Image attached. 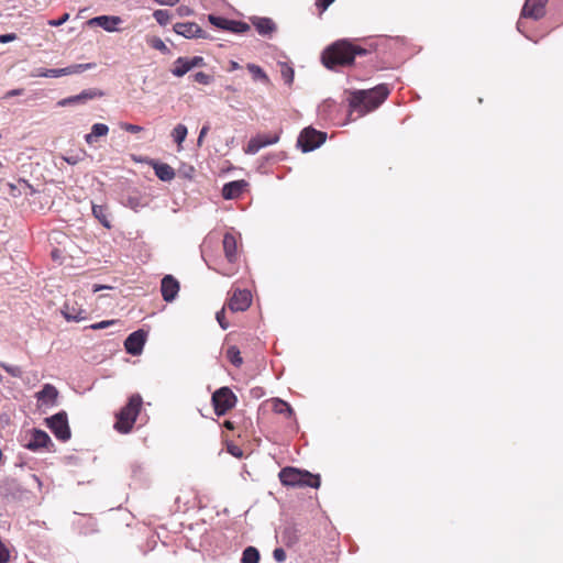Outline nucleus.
Instances as JSON below:
<instances>
[{"label": "nucleus", "instance_id": "obj_34", "mask_svg": "<svg viewBox=\"0 0 563 563\" xmlns=\"http://www.w3.org/2000/svg\"><path fill=\"white\" fill-rule=\"evenodd\" d=\"M208 19H209V22H210L213 26H216V27H218V29H221V30H225V31H228V25H229V22H230V20H229V19H225V18H223V16L213 15V14H210V15L208 16Z\"/></svg>", "mask_w": 563, "mask_h": 563}, {"label": "nucleus", "instance_id": "obj_24", "mask_svg": "<svg viewBox=\"0 0 563 563\" xmlns=\"http://www.w3.org/2000/svg\"><path fill=\"white\" fill-rule=\"evenodd\" d=\"M152 166L161 180L170 181L175 178V170L168 164L154 162Z\"/></svg>", "mask_w": 563, "mask_h": 563}, {"label": "nucleus", "instance_id": "obj_14", "mask_svg": "<svg viewBox=\"0 0 563 563\" xmlns=\"http://www.w3.org/2000/svg\"><path fill=\"white\" fill-rule=\"evenodd\" d=\"M180 286L178 280L172 275H165L161 282V292L165 301L172 302L176 299Z\"/></svg>", "mask_w": 563, "mask_h": 563}, {"label": "nucleus", "instance_id": "obj_18", "mask_svg": "<svg viewBox=\"0 0 563 563\" xmlns=\"http://www.w3.org/2000/svg\"><path fill=\"white\" fill-rule=\"evenodd\" d=\"M250 21L262 36L271 37L277 30L276 23L271 18L252 16Z\"/></svg>", "mask_w": 563, "mask_h": 563}, {"label": "nucleus", "instance_id": "obj_23", "mask_svg": "<svg viewBox=\"0 0 563 563\" xmlns=\"http://www.w3.org/2000/svg\"><path fill=\"white\" fill-rule=\"evenodd\" d=\"M122 203H123V206L137 212L141 209L145 208L148 205V201H147L146 197L137 195V194H133V195H128L123 199Z\"/></svg>", "mask_w": 563, "mask_h": 563}, {"label": "nucleus", "instance_id": "obj_8", "mask_svg": "<svg viewBox=\"0 0 563 563\" xmlns=\"http://www.w3.org/2000/svg\"><path fill=\"white\" fill-rule=\"evenodd\" d=\"M90 68H92V64H75L64 68H41L37 70L35 76L45 78H57L62 76L79 74Z\"/></svg>", "mask_w": 563, "mask_h": 563}, {"label": "nucleus", "instance_id": "obj_11", "mask_svg": "<svg viewBox=\"0 0 563 563\" xmlns=\"http://www.w3.org/2000/svg\"><path fill=\"white\" fill-rule=\"evenodd\" d=\"M278 141H279L278 134H274V135L258 134L249 141L247 146L245 148V153L254 155L261 148L266 147L268 145L276 144Z\"/></svg>", "mask_w": 563, "mask_h": 563}, {"label": "nucleus", "instance_id": "obj_28", "mask_svg": "<svg viewBox=\"0 0 563 563\" xmlns=\"http://www.w3.org/2000/svg\"><path fill=\"white\" fill-rule=\"evenodd\" d=\"M260 552L254 547H247L242 553L241 563H258Z\"/></svg>", "mask_w": 563, "mask_h": 563}, {"label": "nucleus", "instance_id": "obj_15", "mask_svg": "<svg viewBox=\"0 0 563 563\" xmlns=\"http://www.w3.org/2000/svg\"><path fill=\"white\" fill-rule=\"evenodd\" d=\"M48 445H53L49 435L40 429H33L30 439L24 444L26 449L30 451H37L43 448H47Z\"/></svg>", "mask_w": 563, "mask_h": 563}, {"label": "nucleus", "instance_id": "obj_39", "mask_svg": "<svg viewBox=\"0 0 563 563\" xmlns=\"http://www.w3.org/2000/svg\"><path fill=\"white\" fill-rule=\"evenodd\" d=\"M120 128L130 133H139L143 130V128L141 125L126 123V122L120 123Z\"/></svg>", "mask_w": 563, "mask_h": 563}, {"label": "nucleus", "instance_id": "obj_48", "mask_svg": "<svg viewBox=\"0 0 563 563\" xmlns=\"http://www.w3.org/2000/svg\"><path fill=\"white\" fill-rule=\"evenodd\" d=\"M15 38H16V34H14V33L2 34V35H0V43L5 44V43L14 41Z\"/></svg>", "mask_w": 563, "mask_h": 563}, {"label": "nucleus", "instance_id": "obj_51", "mask_svg": "<svg viewBox=\"0 0 563 563\" xmlns=\"http://www.w3.org/2000/svg\"><path fill=\"white\" fill-rule=\"evenodd\" d=\"M156 3L161 4V5H174L176 4L179 0H154Z\"/></svg>", "mask_w": 563, "mask_h": 563}, {"label": "nucleus", "instance_id": "obj_13", "mask_svg": "<svg viewBox=\"0 0 563 563\" xmlns=\"http://www.w3.org/2000/svg\"><path fill=\"white\" fill-rule=\"evenodd\" d=\"M548 0H526L521 11V18L539 20L545 14Z\"/></svg>", "mask_w": 563, "mask_h": 563}, {"label": "nucleus", "instance_id": "obj_16", "mask_svg": "<svg viewBox=\"0 0 563 563\" xmlns=\"http://www.w3.org/2000/svg\"><path fill=\"white\" fill-rule=\"evenodd\" d=\"M174 31L186 38H205V31L195 22H180L174 25Z\"/></svg>", "mask_w": 563, "mask_h": 563}, {"label": "nucleus", "instance_id": "obj_17", "mask_svg": "<svg viewBox=\"0 0 563 563\" xmlns=\"http://www.w3.org/2000/svg\"><path fill=\"white\" fill-rule=\"evenodd\" d=\"M62 314L67 321L79 322L87 319V311L76 301L67 300L62 309Z\"/></svg>", "mask_w": 563, "mask_h": 563}, {"label": "nucleus", "instance_id": "obj_43", "mask_svg": "<svg viewBox=\"0 0 563 563\" xmlns=\"http://www.w3.org/2000/svg\"><path fill=\"white\" fill-rule=\"evenodd\" d=\"M273 558L275 559V561H277L278 563H282L286 560V552L284 551V549L282 548H276L274 551H273Z\"/></svg>", "mask_w": 563, "mask_h": 563}, {"label": "nucleus", "instance_id": "obj_33", "mask_svg": "<svg viewBox=\"0 0 563 563\" xmlns=\"http://www.w3.org/2000/svg\"><path fill=\"white\" fill-rule=\"evenodd\" d=\"M227 356L229 361L236 367L241 366L243 363V360L240 356V350L236 346H230L227 351Z\"/></svg>", "mask_w": 563, "mask_h": 563}, {"label": "nucleus", "instance_id": "obj_1", "mask_svg": "<svg viewBox=\"0 0 563 563\" xmlns=\"http://www.w3.org/2000/svg\"><path fill=\"white\" fill-rule=\"evenodd\" d=\"M389 95L387 85L380 84L367 90L352 91L349 98L350 117L356 113V118L363 117L378 108Z\"/></svg>", "mask_w": 563, "mask_h": 563}, {"label": "nucleus", "instance_id": "obj_57", "mask_svg": "<svg viewBox=\"0 0 563 563\" xmlns=\"http://www.w3.org/2000/svg\"><path fill=\"white\" fill-rule=\"evenodd\" d=\"M521 26H522V22H521V21H519V22L517 23V29H518V31H519V32H522Z\"/></svg>", "mask_w": 563, "mask_h": 563}, {"label": "nucleus", "instance_id": "obj_21", "mask_svg": "<svg viewBox=\"0 0 563 563\" xmlns=\"http://www.w3.org/2000/svg\"><path fill=\"white\" fill-rule=\"evenodd\" d=\"M246 186L247 183L245 180H233L227 183L222 188V197L227 200L235 199L241 196Z\"/></svg>", "mask_w": 563, "mask_h": 563}, {"label": "nucleus", "instance_id": "obj_27", "mask_svg": "<svg viewBox=\"0 0 563 563\" xmlns=\"http://www.w3.org/2000/svg\"><path fill=\"white\" fill-rule=\"evenodd\" d=\"M92 214L95 216L96 219L99 220V222L104 227V228H110L111 224H110V221H109V218H108V209L107 207L102 206V205H92Z\"/></svg>", "mask_w": 563, "mask_h": 563}, {"label": "nucleus", "instance_id": "obj_3", "mask_svg": "<svg viewBox=\"0 0 563 563\" xmlns=\"http://www.w3.org/2000/svg\"><path fill=\"white\" fill-rule=\"evenodd\" d=\"M279 479L283 485L291 487H312L320 486V476L313 475L308 471H300L295 467H285L279 472Z\"/></svg>", "mask_w": 563, "mask_h": 563}, {"label": "nucleus", "instance_id": "obj_55", "mask_svg": "<svg viewBox=\"0 0 563 563\" xmlns=\"http://www.w3.org/2000/svg\"><path fill=\"white\" fill-rule=\"evenodd\" d=\"M104 288H108V287L107 286H102V285H93L92 286V291L97 292V291H99L101 289H104Z\"/></svg>", "mask_w": 563, "mask_h": 563}, {"label": "nucleus", "instance_id": "obj_35", "mask_svg": "<svg viewBox=\"0 0 563 563\" xmlns=\"http://www.w3.org/2000/svg\"><path fill=\"white\" fill-rule=\"evenodd\" d=\"M147 43L154 49H157L164 54L169 53V48L166 46V44L163 42V40L157 36H153V37L148 38Z\"/></svg>", "mask_w": 563, "mask_h": 563}, {"label": "nucleus", "instance_id": "obj_20", "mask_svg": "<svg viewBox=\"0 0 563 563\" xmlns=\"http://www.w3.org/2000/svg\"><path fill=\"white\" fill-rule=\"evenodd\" d=\"M35 397L42 405L54 406L58 397V390L52 384H45L43 388L36 393Z\"/></svg>", "mask_w": 563, "mask_h": 563}, {"label": "nucleus", "instance_id": "obj_52", "mask_svg": "<svg viewBox=\"0 0 563 563\" xmlns=\"http://www.w3.org/2000/svg\"><path fill=\"white\" fill-rule=\"evenodd\" d=\"M64 159L68 164H70V165H75V164H77L79 162V157L78 156H73V155L71 156H66Z\"/></svg>", "mask_w": 563, "mask_h": 563}, {"label": "nucleus", "instance_id": "obj_30", "mask_svg": "<svg viewBox=\"0 0 563 563\" xmlns=\"http://www.w3.org/2000/svg\"><path fill=\"white\" fill-rule=\"evenodd\" d=\"M187 134V126L180 123L177 124L172 132V136L178 145H181V143L186 140Z\"/></svg>", "mask_w": 563, "mask_h": 563}, {"label": "nucleus", "instance_id": "obj_40", "mask_svg": "<svg viewBox=\"0 0 563 563\" xmlns=\"http://www.w3.org/2000/svg\"><path fill=\"white\" fill-rule=\"evenodd\" d=\"M216 319L217 321L219 322L220 327L223 329V330H227L229 328V323L225 321V311H224V308L219 310L217 313H216Z\"/></svg>", "mask_w": 563, "mask_h": 563}, {"label": "nucleus", "instance_id": "obj_31", "mask_svg": "<svg viewBox=\"0 0 563 563\" xmlns=\"http://www.w3.org/2000/svg\"><path fill=\"white\" fill-rule=\"evenodd\" d=\"M247 69L252 74L254 80L268 82V77L265 71L255 64H247Z\"/></svg>", "mask_w": 563, "mask_h": 563}, {"label": "nucleus", "instance_id": "obj_54", "mask_svg": "<svg viewBox=\"0 0 563 563\" xmlns=\"http://www.w3.org/2000/svg\"><path fill=\"white\" fill-rule=\"evenodd\" d=\"M178 12L180 15L189 14V9L180 7V8H178Z\"/></svg>", "mask_w": 563, "mask_h": 563}, {"label": "nucleus", "instance_id": "obj_44", "mask_svg": "<svg viewBox=\"0 0 563 563\" xmlns=\"http://www.w3.org/2000/svg\"><path fill=\"white\" fill-rule=\"evenodd\" d=\"M188 60L191 66V69L195 67H201L205 65V59L201 56H194L191 58H188Z\"/></svg>", "mask_w": 563, "mask_h": 563}, {"label": "nucleus", "instance_id": "obj_19", "mask_svg": "<svg viewBox=\"0 0 563 563\" xmlns=\"http://www.w3.org/2000/svg\"><path fill=\"white\" fill-rule=\"evenodd\" d=\"M121 23V18L114 15H99L88 21L89 25H97L107 32L117 31V25Z\"/></svg>", "mask_w": 563, "mask_h": 563}, {"label": "nucleus", "instance_id": "obj_2", "mask_svg": "<svg viewBox=\"0 0 563 563\" xmlns=\"http://www.w3.org/2000/svg\"><path fill=\"white\" fill-rule=\"evenodd\" d=\"M366 53L367 49L343 38L327 47L322 53L321 60L328 69H334L336 66L351 65L356 55H365Z\"/></svg>", "mask_w": 563, "mask_h": 563}, {"label": "nucleus", "instance_id": "obj_4", "mask_svg": "<svg viewBox=\"0 0 563 563\" xmlns=\"http://www.w3.org/2000/svg\"><path fill=\"white\" fill-rule=\"evenodd\" d=\"M142 406V397L133 395L130 397L128 404L118 412L117 422L114 428L120 433H128L131 431L135 419Z\"/></svg>", "mask_w": 563, "mask_h": 563}, {"label": "nucleus", "instance_id": "obj_56", "mask_svg": "<svg viewBox=\"0 0 563 563\" xmlns=\"http://www.w3.org/2000/svg\"><path fill=\"white\" fill-rule=\"evenodd\" d=\"M240 66L236 62H231V70L238 69Z\"/></svg>", "mask_w": 563, "mask_h": 563}, {"label": "nucleus", "instance_id": "obj_6", "mask_svg": "<svg viewBox=\"0 0 563 563\" xmlns=\"http://www.w3.org/2000/svg\"><path fill=\"white\" fill-rule=\"evenodd\" d=\"M211 400L214 413L221 417L235 406L236 396L229 387H221L213 393Z\"/></svg>", "mask_w": 563, "mask_h": 563}, {"label": "nucleus", "instance_id": "obj_53", "mask_svg": "<svg viewBox=\"0 0 563 563\" xmlns=\"http://www.w3.org/2000/svg\"><path fill=\"white\" fill-rule=\"evenodd\" d=\"M229 451L234 456H238V457L242 456V451L236 446L230 449Z\"/></svg>", "mask_w": 563, "mask_h": 563}, {"label": "nucleus", "instance_id": "obj_49", "mask_svg": "<svg viewBox=\"0 0 563 563\" xmlns=\"http://www.w3.org/2000/svg\"><path fill=\"white\" fill-rule=\"evenodd\" d=\"M279 404H280V406H282V407H280V408H278V409H277V411H279V412H282V413H283V412H287V413H289V415H291V413H292V408H291L287 402L279 401Z\"/></svg>", "mask_w": 563, "mask_h": 563}, {"label": "nucleus", "instance_id": "obj_41", "mask_svg": "<svg viewBox=\"0 0 563 563\" xmlns=\"http://www.w3.org/2000/svg\"><path fill=\"white\" fill-rule=\"evenodd\" d=\"M2 367L5 369L7 373H9L13 377H20L22 374V371L19 366L3 364Z\"/></svg>", "mask_w": 563, "mask_h": 563}, {"label": "nucleus", "instance_id": "obj_50", "mask_svg": "<svg viewBox=\"0 0 563 563\" xmlns=\"http://www.w3.org/2000/svg\"><path fill=\"white\" fill-rule=\"evenodd\" d=\"M22 93L23 89H12L4 95V98L8 99L14 96H21Z\"/></svg>", "mask_w": 563, "mask_h": 563}, {"label": "nucleus", "instance_id": "obj_47", "mask_svg": "<svg viewBox=\"0 0 563 563\" xmlns=\"http://www.w3.org/2000/svg\"><path fill=\"white\" fill-rule=\"evenodd\" d=\"M335 0H316V5L321 9V11H325Z\"/></svg>", "mask_w": 563, "mask_h": 563}, {"label": "nucleus", "instance_id": "obj_26", "mask_svg": "<svg viewBox=\"0 0 563 563\" xmlns=\"http://www.w3.org/2000/svg\"><path fill=\"white\" fill-rule=\"evenodd\" d=\"M190 70H191V66L189 64L188 57H178L174 63V68L172 69V74L175 77H183Z\"/></svg>", "mask_w": 563, "mask_h": 563}, {"label": "nucleus", "instance_id": "obj_45", "mask_svg": "<svg viewBox=\"0 0 563 563\" xmlns=\"http://www.w3.org/2000/svg\"><path fill=\"white\" fill-rule=\"evenodd\" d=\"M68 19H69V14L64 13L59 19L48 21V24L51 26H59V25H63Z\"/></svg>", "mask_w": 563, "mask_h": 563}, {"label": "nucleus", "instance_id": "obj_37", "mask_svg": "<svg viewBox=\"0 0 563 563\" xmlns=\"http://www.w3.org/2000/svg\"><path fill=\"white\" fill-rule=\"evenodd\" d=\"M282 78L286 85H291L294 81V69L287 65L282 66Z\"/></svg>", "mask_w": 563, "mask_h": 563}, {"label": "nucleus", "instance_id": "obj_9", "mask_svg": "<svg viewBox=\"0 0 563 563\" xmlns=\"http://www.w3.org/2000/svg\"><path fill=\"white\" fill-rule=\"evenodd\" d=\"M103 95H104L103 91L96 89V88L86 89L76 96H70V97L60 99L57 102V106L58 107H68V106H75V104H84L87 101L92 100L95 98H100Z\"/></svg>", "mask_w": 563, "mask_h": 563}, {"label": "nucleus", "instance_id": "obj_12", "mask_svg": "<svg viewBox=\"0 0 563 563\" xmlns=\"http://www.w3.org/2000/svg\"><path fill=\"white\" fill-rule=\"evenodd\" d=\"M252 302V296L249 290H234L229 300V308L233 312L245 311Z\"/></svg>", "mask_w": 563, "mask_h": 563}, {"label": "nucleus", "instance_id": "obj_7", "mask_svg": "<svg viewBox=\"0 0 563 563\" xmlns=\"http://www.w3.org/2000/svg\"><path fill=\"white\" fill-rule=\"evenodd\" d=\"M45 422L58 440L66 442L70 439L71 432L68 424L67 413L65 411L57 412L46 418Z\"/></svg>", "mask_w": 563, "mask_h": 563}, {"label": "nucleus", "instance_id": "obj_42", "mask_svg": "<svg viewBox=\"0 0 563 563\" xmlns=\"http://www.w3.org/2000/svg\"><path fill=\"white\" fill-rule=\"evenodd\" d=\"M115 323V320H106V321H100V322H97V323H93L90 325V329L92 330H101V329H106L112 324Z\"/></svg>", "mask_w": 563, "mask_h": 563}, {"label": "nucleus", "instance_id": "obj_10", "mask_svg": "<svg viewBox=\"0 0 563 563\" xmlns=\"http://www.w3.org/2000/svg\"><path fill=\"white\" fill-rule=\"evenodd\" d=\"M146 342V332L143 330H136L129 334L124 341L125 351L131 355H140L143 351Z\"/></svg>", "mask_w": 563, "mask_h": 563}, {"label": "nucleus", "instance_id": "obj_25", "mask_svg": "<svg viewBox=\"0 0 563 563\" xmlns=\"http://www.w3.org/2000/svg\"><path fill=\"white\" fill-rule=\"evenodd\" d=\"M109 132V126L104 123H95L91 126L90 133L85 135V141L88 144H93L97 142L98 137L106 136Z\"/></svg>", "mask_w": 563, "mask_h": 563}, {"label": "nucleus", "instance_id": "obj_46", "mask_svg": "<svg viewBox=\"0 0 563 563\" xmlns=\"http://www.w3.org/2000/svg\"><path fill=\"white\" fill-rule=\"evenodd\" d=\"M209 130H210V125H209V123H206V124L201 128V130H200V132H199V135H198V140H197V143H198V145H199V146L202 144L203 139L206 137V135H207V133L209 132Z\"/></svg>", "mask_w": 563, "mask_h": 563}, {"label": "nucleus", "instance_id": "obj_29", "mask_svg": "<svg viewBox=\"0 0 563 563\" xmlns=\"http://www.w3.org/2000/svg\"><path fill=\"white\" fill-rule=\"evenodd\" d=\"M153 16L159 25L165 26L170 22L173 13L167 9H158L154 11Z\"/></svg>", "mask_w": 563, "mask_h": 563}, {"label": "nucleus", "instance_id": "obj_5", "mask_svg": "<svg viewBox=\"0 0 563 563\" xmlns=\"http://www.w3.org/2000/svg\"><path fill=\"white\" fill-rule=\"evenodd\" d=\"M327 140V133L318 131L312 126L305 128L297 140V146L303 152L308 153L320 147Z\"/></svg>", "mask_w": 563, "mask_h": 563}, {"label": "nucleus", "instance_id": "obj_38", "mask_svg": "<svg viewBox=\"0 0 563 563\" xmlns=\"http://www.w3.org/2000/svg\"><path fill=\"white\" fill-rule=\"evenodd\" d=\"M194 79L201 85H209L212 81V77L203 71L196 73Z\"/></svg>", "mask_w": 563, "mask_h": 563}, {"label": "nucleus", "instance_id": "obj_36", "mask_svg": "<svg viewBox=\"0 0 563 563\" xmlns=\"http://www.w3.org/2000/svg\"><path fill=\"white\" fill-rule=\"evenodd\" d=\"M283 538L288 545L296 543L298 541V534H297L296 528L292 526L285 528V530L283 532Z\"/></svg>", "mask_w": 563, "mask_h": 563}, {"label": "nucleus", "instance_id": "obj_32", "mask_svg": "<svg viewBox=\"0 0 563 563\" xmlns=\"http://www.w3.org/2000/svg\"><path fill=\"white\" fill-rule=\"evenodd\" d=\"M250 30V25L243 21L230 20L228 31L236 34L245 33Z\"/></svg>", "mask_w": 563, "mask_h": 563}, {"label": "nucleus", "instance_id": "obj_22", "mask_svg": "<svg viewBox=\"0 0 563 563\" xmlns=\"http://www.w3.org/2000/svg\"><path fill=\"white\" fill-rule=\"evenodd\" d=\"M223 251L227 260L234 263L238 258V243L235 236L227 232L223 236Z\"/></svg>", "mask_w": 563, "mask_h": 563}]
</instances>
